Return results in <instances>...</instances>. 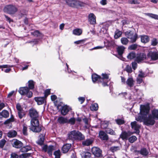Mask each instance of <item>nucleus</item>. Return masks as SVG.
Masks as SVG:
<instances>
[{
    "label": "nucleus",
    "mask_w": 158,
    "mask_h": 158,
    "mask_svg": "<svg viewBox=\"0 0 158 158\" xmlns=\"http://www.w3.org/2000/svg\"><path fill=\"white\" fill-rule=\"evenodd\" d=\"M29 115L31 118V127L30 129L33 132H39L42 130V127L40 126L38 112L35 109L31 108L29 110Z\"/></svg>",
    "instance_id": "obj_1"
},
{
    "label": "nucleus",
    "mask_w": 158,
    "mask_h": 158,
    "mask_svg": "<svg viewBox=\"0 0 158 158\" xmlns=\"http://www.w3.org/2000/svg\"><path fill=\"white\" fill-rule=\"evenodd\" d=\"M18 10L17 7L15 5L13 4H9L6 6L3 10L4 12L10 15L15 14Z\"/></svg>",
    "instance_id": "obj_2"
},
{
    "label": "nucleus",
    "mask_w": 158,
    "mask_h": 158,
    "mask_svg": "<svg viewBox=\"0 0 158 158\" xmlns=\"http://www.w3.org/2000/svg\"><path fill=\"white\" fill-rule=\"evenodd\" d=\"M147 58L153 61L158 60V51L156 49L153 48L148 51L147 54Z\"/></svg>",
    "instance_id": "obj_3"
},
{
    "label": "nucleus",
    "mask_w": 158,
    "mask_h": 158,
    "mask_svg": "<svg viewBox=\"0 0 158 158\" xmlns=\"http://www.w3.org/2000/svg\"><path fill=\"white\" fill-rule=\"evenodd\" d=\"M125 35L128 39L130 40L131 43H133L136 41L137 38V34H134L132 31H129L125 32Z\"/></svg>",
    "instance_id": "obj_4"
},
{
    "label": "nucleus",
    "mask_w": 158,
    "mask_h": 158,
    "mask_svg": "<svg viewBox=\"0 0 158 158\" xmlns=\"http://www.w3.org/2000/svg\"><path fill=\"white\" fill-rule=\"evenodd\" d=\"M16 108L18 111V115L19 119H21L25 117L26 113L19 103L16 104Z\"/></svg>",
    "instance_id": "obj_5"
},
{
    "label": "nucleus",
    "mask_w": 158,
    "mask_h": 158,
    "mask_svg": "<svg viewBox=\"0 0 158 158\" xmlns=\"http://www.w3.org/2000/svg\"><path fill=\"white\" fill-rule=\"evenodd\" d=\"M155 119L152 115L150 114L148 117H145L144 119V123L147 126L153 125L155 124Z\"/></svg>",
    "instance_id": "obj_6"
},
{
    "label": "nucleus",
    "mask_w": 158,
    "mask_h": 158,
    "mask_svg": "<svg viewBox=\"0 0 158 158\" xmlns=\"http://www.w3.org/2000/svg\"><path fill=\"white\" fill-rule=\"evenodd\" d=\"M102 78H100V82H102V85L103 86H107V82H108L110 79H109V75L106 73H102Z\"/></svg>",
    "instance_id": "obj_7"
},
{
    "label": "nucleus",
    "mask_w": 158,
    "mask_h": 158,
    "mask_svg": "<svg viewBox=\"0 0 158 158\" xmlns=\"http://www.w3.org/2000/svg\"><path fill=\"white\" fill-rule=\"evenodd\" d=\"M11 144L13 147L18 149H20L23 146V143L21 141L15 139L12 140Z\"/></svg>",
    "instance_id": "obj_8"
},
{
    "label": "nucleus",
    "mask_w": 158,
    "mask_h": 158,
    "mask_svg": "<svg viewBox=\"0 0 158 158\" xmlns=\"http://www.w3.org/2000/svg\"><path fill=\"white\" fill-rule=\"evenodd\" d=\"M46 134L45 132L41 134L39 136L38 139L36 142L37 144L40 146L44 145Z\"/></svg>",
    "instance_id": "obj_9"
},
{
    "label": "nucleus",
    "mask_w": 158,
    "mask_h": 158,
    "mask_svg": "<svg viewBox=\"0 0 158 158\" xmlns=\"http://www.w3.org/2000/svg\"><path fill=\"white\" fill-rule=\"evenodd\" d=\"M92 152L93 154L97 157H99L102 155V151L98 148L93 147L92 148Z\"/></svg>",
    "instance_id": "obj_10"
},
{
    "label": "nucleus",
    "mask_w": 158,
    "mask_h": 158,
    "mask_svg": "<svg viewBox=\"0 0 158 158\" xmlns=\"http://www.w3.org/2000/svg\"><path fill=\"white\" fill-rule=\"evenodd\" d=\"M149 108L148 106L141 105L140 106V113L143 115H146L149 111Z\"/></svg>",
    "instance_id": "obj_11"
},
{
    "label": "nucleus",
    "mask_w": 158,
    "mask_h": 158,
    "mask_svg": "<svg viewBox=\"0 0 158 158\" xmlns=\"http://www.w3.org/2000/svg\"><path fill=\"white\" fill-rule=\"evenodd\" d=\"M144 60H148L145 54L140 53L138 54L135 59V60L138 63L141 62Z\"/></svg>",
    "instance_id": "obj_12"
},
{
    "label": "nucleus",
    "mask_w": 158,
    "mask_h": 158,
    "mask_svg": "<svg viewBox=\"0 0 158 158\" xmlns=\"http://www.w3.org/2000/svg\"><path fill=\"white\" fill-rule=\"evenodd\" d=\"M88 19L90 24L94 25L96 23V17L93 13H91L89 14Z\"/></svg>",
    "instance_id": "obj_13"
},
{
    "label": "nucleus",
    "mask_w": 158,
    "mask_h": 158,
    "mask_svg": "<svg viewBox=\"0 0 158 158\" xmlns=\"http://www.w3.org/2000/svg\"><path fill=\"white\" fill-rule=\"evenodd\" d=\"M77 131L73 130L71 131L68 134V137L69 139L73 141L76 140Z\"/></svg>",
    "instance_id": "obj_14"
},
{
    "label": "nucleus",
    "mask_w": 158,
    "mask_h": 158,
    "mask_svg": "<svg viewBox=\"0 0 158 158\" xmlns=\"http://www.w3.org/2000/svg\"><path fill=\"white\" fill-rule=\"evenodd\" d=\"M132 134L131 132H123L120 135V137L123 140H127L129 137Z\"/></svg>",
    "instance_id": "obj_15"
},
{
    "label": "nucleus",
    "mask_w": 158,
    "mask_h": 158,
    "mask_svg": "<svg viewBox=\"0 0 158 158\" xmlns=\"http://www.w3.org/2000/svg\"><path fill=\"white\" fill-rule=\"evenodd\" d=\"M135 152L137 153H139L143 156H147L149 152L147 149L145 148H142L140 151L135 150Z\"/></svg>",
    "instance_id": "obj_16"
},
{
    "label": "nucleus",
    "mask_w": 158,
    "mask_h": 158,
    "mask_svg": "<svg viewBox=\"0 0 158 158\" xmlns=\"http://www.w3.org/2000/svg\"><path fill=\"white\" fill-rule=\"evenodd\" d=\"M35 100L37 102L38 105L43 104L45 102L46 99L43 97H36L34 98Z\"/></svg>",
    "instance_id": "obj_17"
},
{
    "label": "nucleus",
    "mask_w": 158,
    "mask_h": 158,
    "mask_svg": "<svg viewBox=\"0 0 158 158\" xmlns=\"http://www.w3.org/2000/svg\"><path fill=\"white\" fill-rule=\"evenodd\" d=\"M99 135L100 138L102 140H107L109 139V137L103 131H100L99 134Z\"/></svg>",
    "instance_id": "obj_18"
},
{
    "label": "nucleus",
    "mask_w": 158,
    "mask_h": 158,
    "mask_svg": "<svg viewBox=\"0 0 158 158\" xmlns=\"http://www.w3.org/2000/svg\"><path fill=\"white\" fill-rule=\"evenodd\" d=\"M71 147V144L67 143L64 145L62 148V151L63 153H67Z\"/></svg>",
    "instance_id": "obj_19"
},
{
    "label": "nucleus",
    "mask_w": 158,
    "mask_h": 158,
    "mask_svg": "<svg viewBox=\"0 0 158 158\" xmlns=\"http://www.w3.org/2000/svg\"><path fill=\"white\" fill-rule=\"evenodd\" d=\"M28 90L29 89L27 86L20 87L19 89V92L21 95H25L27 93Z\"/></svg>",
    "instance_id": "obj_20"
},
{
    "label": "nucleus",
    "mask_w": 158,
    "mask_h": 158,
    "mask_svg": "<svg viewBox=\"0 0 158 158\" xmlns=\"http://www.w3.org/2000/svg\"><path fill=\"white\" fill-rule=\"evenodd\" d=\"M131 125L132 128L134 129L136 132L139 131V129L140 127V126L137 124L136 121H134L131 123Z\"/></svg>",
    "instance_id": "obj_21"
},
{
    "label": "nucleus",
    "mask_w": 158,
    "mask_h": 158,
    "mask_svg": "<svg viewBox=\"0 0 158 158\" xmlns=\"http://www.w3.org/2000/svg\"><path fill=\"white\" fill-rule=\"evenodd\" d=\"M69 111V107L67 105H64L62 106L61 109V114L63 115H66Z\"/></svg>",
    "instance_id": "obj_22"
},
{
    "label": "nucleus",
    "mask_w": 158,
    "mask_h": 158,
    "mask_svg": "<svg viewBox=\"0 0 158 158\" xmlns=\"http://www.w3.org/2000/svg\"><path fill=\"white\" fill-rule=\"evenodd\" d=\"M93 142V140L92 139H87L82 142V144L84 146H89L92 144Z\"/></svg>",
    "instance_id": "obj_23"
},
{
    "label": "nucleus",
    "mask_w": 158,
    "mask_h": 158,
    "mask_svg": "<svg viewBox=\"0 0 158 158\" xmlns=\"http://www.w3.org/2000/svg\"><path fill=\"white\" fill-rule=\"evenodd\" d=\"M66 2L70 6L75 7L77 6V2L75 0H66Z\"/></svg>",
    "instance_id": "obj_24"
},
{
    "label": "nucleus",
    "mask_w": 158,
    "mask_h": 158,
    "mask_svg": "<svg viewBox=\"0 0 158 158\" xmlns=\"http://www.w3.org/2000/svg\"><path fill=\"white\" fill-rule=\"evenodd\" d=\"M57 121L59 123L61 124L68 123V118L62 116L59 117L57 119Z\"/></svg>",
    "instance_id": "obj_25"
},
{
    "label": "nucleus",
    "mask_w": 158,
    "mask_h": 158,
    "mask_svg": "<svg viewBox=\"0 0 158 158\" xmlns=\"http://www.w3.org/2000/svg\"><path fill=\"white\" fill-rule=\"evenodd\" d=\"M57 98L56 96L55 95H52L51 96V99L52 101H54V105L57 106V109L58 110L59 109V107L60 106V104L61 103V102L60 104L57 102V101H55V100H56Z\"/></svg>",
    "instance_id": "obj_26"
},
{
    "label": "nucleus",
    "mask_w": 158,
    "mask_h": 158,
    "mask_svg": "<svg viewBox=\"0 0 158 158\" xmlns=\"http://www.w3.org/2000/svg\"><path fill=\"white\" fill-rule=\"evenodd\" d=\"M85 139V136L81 132L78 131H77L76 140L81 141L84 140Z\"/></svg>",
    "instance_id": "obj_27"
},
{
    "label": "nucleus",
    "mask_w": 158,
    "mask_h": 158,
    "mask_svg": "<svg viewBox=\"0 0 158 158\" xmlns=\"http://www.w3.org/2000/svg\"><path fill=\"white\" fill-rule=\"evenodd\" d=\"M134 82L132 78H129L126 81L127 84L130 87H133L134 85Z\"/></svg>",
    "instance_id": "obj_28"
},
{
    "label": "nucleus",
    "mask_w": 158,
    "mask_h": 158,
    "mask_svg": "<svg viewBox=\"0 0 158 158\" xmlns=\"http://www.w3.org/2000/svg\"><path fill=\"white\" fill-rule=\"evenodd\" d=\"M31 150V147L29 145L23 146L20 149V151L23 152H25Z\"/></svg>",
    "instance_id": "obj_29"
},
{
    "label": "nucleus",
    "mask_w": 158,
    "mask_h": 158,
    "mask_svg": "<svg viewBox=\"0 0 158 158\" xmlns=\"http://www.w3.org/2000/svg\"><path fill=\"white\" fill-rule=\"evenodd\" d=\"M17 135V132L15 130H11L9 131L7 134V136L9 138H13L15 137Z\"/></svg>",
    "instance_id": "obj_30"
},
{
    "label": "nucleus",
    "mask_w": 158,
    "mask_h": 158,
    "mask_svg": "<svg viewBox=\"0 0 158 158\" xmlns=\"http://www.w3.org/2000/svg\"><path fill=\"white\" fill-rule=\"evenodd\" d=\"M141 40L142 42L146 43L149 41V38L147 35H141Z\"/></svg>",
    "instance_id": "obj_31"
},
{
    "label": "nucleus",
    "mask_w": 158,
    "mask_h": 158,
    "mask_svg": "<svg viewBox=\"0 0 158 158\" xmlns=\"http://www.w3.org/2000/svg\"><path fill=\"white\" fill-rule=\"evenodd\" d=\"M35 82L32 80H29L28 82V88L29 90L33 89L34 88Z\"/></svg>",
    "instance_id": "obj_32"
},
{
    "label": "nucleus",
    "mask_w": 158,
    "mask_h": 158,
    "mask_svg": "<svg viewBox=\"0 0 158 158\" xmlns=\"http://www.w3.org/2000/svg\"><path fill=\"white\" fill-rule=\"evenodd\" d=\"M152 116L155 119L158 120V110L157 109H154L152 111Z\"/></svg>",
    "instance_id": "obj_33"
},
{
    "label": "nucleus",
    "mask_w": 158,
    "mask_h": 158,
    "mask_svg": "<svg viewBox=\"0 0 158 158\" xmlns=\"http://www.w3.org/2000/svg\"><path fill=\"white\" fill-rule=\"evenodd\" d=\"M82 32V29L80 28H77L73 30V34L75 35H80Z\"/></svg>",
    "instance_id": "obj_34"
},
{
    "label": "nucleus",
    "mask_w": 158,
    "mask_h": 158,
    "mask_svg": "<svg viewBox=\"0 0 158 158\" xmlns=\"http://www.w3.org/2000/svg\"><path fill=\"white\" fill-rule=\"evenodd\" d=\"M92 77L93 82H95L97 81L98 82H100V80L99 79L101 78L100 76H98L96 74H92Z\"/></svg>",
    "instance_id": "obj_35"
},
{
    "label": "nucleus",
    "mask_w": 158,
    "mask_h": 158,
    "mask_svg": "<svg viewBox=\"0 0 158 158\" xmlns=\"http://www.w3.org/2000/svg\"><path fill=\"white\" fill-rule=\"evenodd\" d=\"M122 35V32L118 29H117L114 32V38L115 39H117L121 37Z\"/></svg>",
    "instance_id": "obj_36"
},
{
    "label": "nucleus",
    "mask_w": 158,
    "mask_h": 158,
    "mask_svg": "<svg viewBox=\"0 0 158 158\" xmlns=\"http://www.w3.org/2000/svg\"><path fill=\"white\" fill-rule=\"evenodd\" d=\"M144 14L152 19L158 20V15L150 13H145Z\"/></svg>",
    "instance_id": "obj_37"
},
{
    "label": "nucleus",
    "mask_w": 158,
    "mask_h": 158,
    "mask_svg": "<svg viewBox=\"0 0 158 158\" xmlns=\"http://www.w3.org/2000/svg\"><path fill=\"white\" fill-rule=\"evenodd\" d=\"M1 117L5 118H7L9 116V113L8 111L6 110H4L1 113Z\"/></svg>",
    "instance_id": "obj_38"
},
{
    "label": "nucleus",
    "mask_w": 158,
    "mask_h": 158,
    "mask_svg": "<svg viewBox=\"0 0 158 158\" xmlns=\"http://www.w3.org/2000/svg\"><path fill=\"white\" fill-rule=\"evenodd\" d=\"M125 48L123 46H118L117 48V51L118 54H123Z\"/></svg>",
    "instance_id": "obj_39"
},
{
    "label": "nucleus",
    "mask_w": 158,
    "mask_h": 158,
    "mask_svg": "<svg viewBox=\"0 0 158 158\" xmlns=\"http://www.w3.org/2000/svg\"><path fill=\"white\" fill-rule=\"evenodd\" d=\"M53 154L55 156V158H60L61 154L60 150L58 149L55 151L54 152Z\"/></svg>",
    "instance_id": "obj_40"
},
{
    "label": "nucleus",
    "mask_w": 158,
    "mask_h": 158,
    "mask_svg": "<svg viewBox=\"0 0 158 158\" xmlns=\"http://www.w3.org/2000/svg\"><path fill=\"white\" fill-rule=\"evenodd\" d=\"M90 109L92 111H96L98 108V105L97 103L92 104L90 107Z\"/></svg>",
    "instance_id": "obj_41"
},
{
    "label": "nucleus",
    "mask_w": 158,
    "mask_h": 158,
    "mask_svg": "<svg viewBox=\"0 0 158 158\" xmlns=\"http://www.w3.org/2000/svg\"><path fill=\"white\" fill-rule=\"evenodd\" d=\"M14 121V118L12 115L11 117L6 120L4 123V124L6 125L10 123L13 122Z\"/></svg>",
    "instance_id": "obj_42"
},
{
    "label": "nucleus",
    "mask_w": 158,
    "mask_h": 158,
    "mask_svg": "<svg viewBox=\"0 0 158 158\" xmlns=\"http://www.w3.org/2000/svg\"><path fill=\"white\" fill-rule=\"evenodd\" d=\"M27 127L26 125H23L22 131L24 135H28L27 132Z\"/></svg>",
    "instance_id": "obj_43"
},
{
    "label": "nucleus",
    "mask_w": 158,
    "mask_h": 158,
    "mask_svg": "<svg viewBox=\"0 0 158 158\" xmlns=\"http://www.w3.org/2000/svg\"><path fill=\"white\" fill-rule=\"evenodd\" d=\"M121 41L122 44H123L127 45L128 44L129 41L127 38L123 37L121 39Z\"/></svg>",
    "instance_id": "obj_44"
},
{
    "label": "nucleus",
    "mask_w": 158,
    "mask_h": 158,
    "mask_svg": "<svg viewBox=\"0 0 158 158\" xmlns=\"http://www.w3.org/2000/svg\"><path fill=\"white\" fill-rule=\"evenodd\" d=\"M135 54L134 52L130 53L127 56V58L129 59H132L135 57Z\"/></svg>",
    "instance_id": "obj_45"
},
{
    "label": "nucleus",
    "mask_w": 158,
    "mask_h": 158,
    "mask_svg": "<svg viewBox=\"0 0 158 158\" xmlns=\"http://www.w3.org/2000/svg\"><path fill=\"white\" fill-rule=\"evenodd\" d=\"M145 116L142 115H139L137 118H136L135 119L138 121L142 122L143 120L144 121V119Z\"/></svg>",
    "instance_id": "obj_46"
},
{
    "label": "nucleus",
    "mask_w": 158,
    "mask_h": 158,
    "mask_svg": "<svg viewBox=\"0 0 158 158\" xmlns=\"http://www.w3.org/2000/svg\"><path fill=\"white\" fill-rule=\"evenodd\" d=\"M31 155V153H24L20 155L19 156V158H26L29 157Z\"/></svg>",
    "instance_id": "obj_47"
},
{
    "label": "nucleus",
    "mask_w": 158,
    "mask_h": 158,
    "mask_svg": "<svg viewBox=\"0 0 158 158\" xmlns=\"http://www.w3.org/2000/svg\"><path fill=\"white\" fill-rule=\"evenodd\" d=\"M137 139V137L135 136H132L129 137L128 140L131 143H133Z\"/></svg>",
    "instance_id": "obj_48"
},
{
    "label": "nucleus",
    "mask_w": 158,
    "mask_h": 158,
    "mask_svg": "<svg viewBox=\"0 0 158 158\" xmlns=\"http://www.w3.org/2000/svg\"><path fill=\"white\" fill-rule=\"evenodd\" d=\"M31 34L36 37H40L41 35V33L38 30H35Z\"/></svg>",
    "instance_id": "obj_49"
},
{
    "label": "nucleus",
    "mask_w": 158,
    "mask_h": 158,
    "mask_svg": "<svg viewBox=\"0 0 158 158\" xmlns=\"http://www.w3.org/2000/svg\"><path fill=\"white\" fill-rule=\"evenodd\" d=\"M106 132L107 133L109 134L112 135H115V132L111 129L108 128L106 129Z\"/></svg>",
    "instance_id": "obj_50"
},
{
    "label": "nucleus",
    "mask_w": 158,
    "mask_h": 158,
    "mask_svg": "<svg viewBox=\"0 0 158 158\" xmlns=\"http://www.w3.org/2000/svg\"><path fill=\"white\" fill-rule=\"evenodd\" d=\"M128 2L130 4H137L139 3L138 0H128Z\"/></svg>",
    "instance_id": "obj_51"
},
{
    "label": "nucleus",
    "mask_w": 158,
    "mask_h": 158,
    "mask_svg": "<svg viewBox=\"0 0 158 158\" xmlns=\"http://www.w3.org/2000/svg\"><path fill=\"white\" fill-rule=\"evenodd\" d=\"M158 43V41L155 38L151 40V45L153 46H155L157 45Z\"/></svg>",
    "instance_id": "obj_52"
},
{
    "label": "nucleus",
    "mask_w": 158,
    "mask_h": 158,
    "mask_svg": "<svg viewBox=\"0 0 158 158\" xmlns=\"http://www.w3.org/2000/svg\"><path fill=\"white\" fill-rule=\"evenodd\" d=\"M6 141L5 139H2L0 141V148H3L5 145Z\"/></svg>",
    "instance_id": "obj_53"
},
{
    "label": "nucleus",
    "mask_w": 158,
    "mask_h": 158,
    "mask_svg": "<svg viewBox=\"0 0 158 158\" xmlns=\"http://www.w3.org/2000/svg\"><path fill=\"white\" fill-rule=\"evenodd\" d=\"M48 149V146L47 145H45L42 147V150L44 152H47L49 154V149Z\"/></svg>",
    "instance_id": "obj_54"
},
{
    "label": "nucleus",
    "mask_w": 158,
    "mask_h": 158,
    "mask_svg": "<svg viewBox=\"0 0 158 158\" xmlns=\"http://www.w3.org/2000/svg\"><path fill=\"white\" fill-rule=\"evenodd\" d=\"M75 119L74 118H70L69 120L68 119V123H69L71 125H73L75 124Z\"/></svg>",
    "instance_id": "obj_55"
},
{
    "label": "nucleus",
    "mask_w": 158,
    "mask_h": 158,
    "mask_svg": "<svg viewBox=\"0 0 158 158\" xmlns=\"http://www.w3.org/2000/svg\"><path fill=\"white\" fill-rule=\"evenodd\" d=\"M14 67L13 65L6 64L0 65V68H7L13 67Z\"/></svg>",
    "instance_id": "obj_56"
},
{
    "label": "nucleus",
    "mask_w": 158,
    "mask_h": 158,
    "mask_svg": "<svg viewBox=\"0 0 158 158\" xmlns=\"http://www.w3.org/2000/svg\"><path fill=\"white\" fill-rule=\"evenodd\" d=\"M139 73L138 77H140L142 78L146 76L145 74L143 72L142 70L139 71Z\"/></svg>",
    "instance_id": "obj_57"
},
{
    "label": "nucleus",
    "mask_w": 158,
    "mask_h": 158,
    "mask_svg": "<svg viewBox=\"0 0 158 158\" xmlns=\"http://www.w3.org/2000/svg\"><path fill=\"white\" fill-rule=\"evenodd\" d=\"M115 121L119 125L122 124L124 123V120L122 119H117L115 120Z\"/></svg>",
    "instance_id": "obj_58"
},
{
    "label": "nucleus",
    "mask_w": 158,
    "mask_h": 158,
    "mask_svg": "<svg viewBox=\"0 0 158 158\" xmlns=\"http://www.w3.org/2000/svg\"><path fill=\"white\" fill-rule=\"evenodd\" d=\"M137 45L136 44H133L130 45L128 47V49L130 50H135L137 48Z\"/></svg>",
    "instance_id": "obj_59"
},
{
    "label": "nucleus",
    "mask_w": 158,
    "mask_h": 158,
    "mask_svg": "<svg viewBox=\"0 0 158 158\" xmlns=\"http://www.w3.org/2000/svg\"><path fill=\"white\" fill-rule=\"evenodd\" d=\"M125 69L126 71L128 73H131L132 72L131 68L129 65L126 66Z\"/></svg>",
    "instance_id": "obj_60"
},
{
    "label": "nucleus",
    "mask_w": 158,
    "mask_h": 158,
    "mask_svg": "<svg viewBox=\"0 0 158 158\" xmlns=\"http://www.w3.org/2000/svg\"><path fill=\"white\" fill-rule=\"evenodd\" d=\"M44 94V96L43 97L46 99L47 97L49 95V89H47L45 91Z\"/></svg>",
    "instance_id": "obj_61"
},
{
    "label": "nucleus",
    "mask_w": 158,
    "mask_h": 158,
    "mask_svg": "<svg viewBox=\"0 0 158 158\" xmlns=\"http://www.w3.org/2000/svg\"><path fill=\"white\" fill-rule=\"evenodd\" d=\"M131 64L132 68L134 70H135L137 67V63L135 61H134L132 62Z\"/></svg>",
    "instance_id": "obj_62"
},
{
    "label": "nucleus",
    "mask_w": 158,
    "mask_h": 158,
    "mask_svg": "<svg viewBox=\"0 0 158 158\" xmlns=\"http://www.w3.org/2000/svg\"><path fill=\"white\" fill-rule=\"evenodd\" d=\"M26 95H27V96L28 98H31L32 96L33 93L31 91H30L29 90H28V92H27V93L26 94Z\"/></svg>",
    "instance_id": "obj_63"
},
{
    "label": "nucleus",
    "mask_w": 158,
    "mask_h": 158,
    "mask_svg": "<svg viewBox=\"0 0 158 158\" xmlns=\"http://www.w3.org/2000/svg\"><path fill=\"white\" fill-rule=\"evenodd\" d=\"M18 155L15 152H13L11 154V157L12 158H18Z\"/></svg>",
    "instance_id": "obj_64"
}]
</instances>
